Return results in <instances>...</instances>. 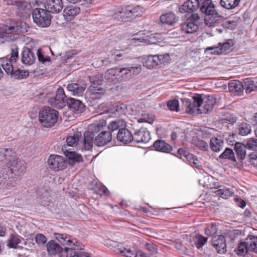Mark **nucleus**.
I'll list each match as a JSON object with an SVG mask.
<instances>
[{"label": "nucleus", "instance_id": "nucleus-46", "mask_svg": "<svg viewBox=\"0 0 257 257\" xmlns=\"http://www.w3.org/2000/svg\"><path fill=\"white\" fill-rule=\"evenodd\" d=\"M195 244L197 248L202 247L207 242V238L201 235H196L194 239Z\"/></svg>", "mask_w": 257, "mask_h": 257}, {"label": "nucleus", "instance_id": "nucleus-49", "mask_svg": "<svg viewBox=\"0 0 257 257\" xmlns=\"http://www.w3.org/2000/svg\"><path fill=\"white\" fill-rule=\"evenodd\" d=\"M28 75V72L26 71L17 69L12 73V77L14 79H22Z\"/></svg>", "mask_w": 257, "mask_h": 257}, {"label": "nucleus", "instance_id": "nucleus-36", "mask_svg": "<svg viewBox=\"0 0 257 257\" xmlns=\"http://www.w3.org/2000/svg\"><path fill=\"white\" fill-rule=\"evenodd\" d=\"M210 146L212 151L219 152L223 148V142L221 139L213 138L210 141Z\"/></svg>", "mask_w": 257, "mask_h": 257}, {"label": "nucleus", "instance_id": "nucleus-33", "mask_svg": "<svg viewBox=\"0 0 257 257\" xmlns=\"http://www.w3.org/2000/svg\"><path fill=\"white\" fill-rule=\"evenodd\" d=\"M160 20L162 23L170 26L177 22L175 14L171 12L161 15Z\"/></svg>", "mask_w": 257, "mask_h": 257}, {"label": "nucleus", "instance_id": "nucleus-44", "mask_svg": "<svg viewBox=\"0 0 257 257\" xmlns=\"http://www.w3.org/2000/svg\"><path fill=\"white\" fill-rule=\"evenodd\" d=\"M238 129L239 134L243 136L248 135L251 131L250 124L245 122L240 124Z\"/></svg>", "mask_w": 257, "mask_h": 257}, {"label": "nucleus", "instance_id": "nucleus-57", "mask_svg": "<svg viewBox=\"0 0 257 257\" xmlns=\"http://www.w3.org/2000/svg\"><path fill=\"white\" fill-rule=\"evenodd\" d=\"M35 240L39 245H43L47 241L46 237L42 234H37L35 236Z\"/></svg>", "mask_w": 257, "mask_h": 257}, {"label": "nucleus", "instance_id": "nucleus-51", "mask_svg": "<svg viewBox=\"0 0 257 257\" xmlns=\"http://www.w3.org/2000/svg\"><path fill=\"white\" fill-rule=\"evenodd\" d=\"M167 106L169 109L172 111H179V103L178 100L173 99L169 100L167 102Z\"/></svg>", "mask_w": 257, "mask_h": 257}, {"label": "nucleus", "instance_id": "nucleus-50", "mask_svg": "<svg viewBox=\"0 0 257 257\" xmlns=\"http://www.w3.org/2000/svg\"><path fill=\"white\" fill-rule=\"evenodd\" d=\"M247 251H249L248 250V246H247L246 241L245 242H241L238 245L237 250V254L240 255H243Z\"/></svg>", "mask_w": 257, "mask_h": 257}, {"label": "nucleus", "instance_id": "nucleus-27", "mask_svg": "<svg viewBox=\"0 0 257 257\" xmlns=\"http://www.w3.org/2000/svg\"><path fill=\"white\" fill-rule=\"evenodd\" d=\"M141 66L137 67H131L130 68H123L122 75H121V80H126L131 77L132 75H137L141 71Z\"/></svg>", "mask_w": 257, "mask_h": 257}, {"label": "nucleus", "instance_id": "nucleus-20", "mask_svg": "<svg viewBox=\"0 0 257 257\" xmlns=\"http://www.w3.org/2000/svg\"><path fill=\"white\" fill-rule=\"evenodd\" d=\"M62 0H47L45 8L49 13H58L63 9Z\"/></svg>", "mask_w": 257, "mask_h": 257}, {"label": "nucleus", "instance_id": "nucleus-4", "mask_svg": "<svg viewBox=\"0 0 257 257\" xmlns=\"http://www.w3.org/2000/svg\"><path fill=\"white\" fill-rule=\"evenodd\" d=\"M32 15L34 22L38 26L45 28L50 25L51 15L46 9H35Z\"/></svg>", "mask_w": 257, "mask_h": 257}, {"label": "nucleus", "instance_id": "nucleus-14", "mask_svg": "<svg viewBox=\"0 0 257 257\" xmlns=\"http://www.w3.org/2000/svg\"><path fill=\"white\" fill-rule=\"evenodd\" d=\"M112 140V134L109 131H103L93 139V143L98 147L106 145Z\"/></svg>", "mask_w": 257, "mask_h": 257}, {"label": "nucleus", "instance_id": "nucleus-40", "mask_svg": "<svg viewBox=\"0 0 257 257\" xmlns=\"http://www.w3.org/2000/svg\"><path fill=\"white\" fill-rule=\"evenodd\" d=\"M240 0H220L221 6L228 10H232L236 7Z\"/></svg>", "mask_w": 257, "mask_h": 257}, {"label": "nucleus", "instance_id": "nucleus-15", "mask_svg": "<svg viewBox=\"0 0 257 257\" xmlns=\"http://www.w3.org/2000/svg\"><path fill=\"white\" fill-rule=\"evenodd\" d=\"M122 71V68L116 67L109 69L106 72L105 77L108 81L114 83H116L118 81L117 77H119L120 81H125V80H121Z\"/></svg>", "mask_w": 257, "mask_h": 257}, {"label": "nucleus", "instance_id": "nucleus-6", "mask_svg": "<svg viewBox=\"0 0 257 257\" xmlns=\"http://www.w3.org/2000/svg\"><path fill=\"white\" fill-rule=\"evenodd\" d=\"M181 101L183 105L186 107V110L188 113H200L201 110V99L200 95L197 94L192 97L190 99L187 98H181Z\"/></svg>", "mask_w": 257, "mask_h": 257}, {"label": "nucleus", "instance_id": "nucleus-1", "mask_svg": "<svg viewBox=\"0 0 257 257\" xmlns=\"http://www.w3.org/2000/svg\"><path fill=\"white\" fill-rule=\"evenodd\" d=\"M200 10L205 14V23L208 27L214 26L221 18L211 0H200Z\"/></svg>", "mask_w": 257, "mask_h": 257}, {"label": "nucleus", "instance_id": "nucleus-10", "mask_svg": "<svg viewBox=\"0 0 257 257\" xmlns=\"http://www.w3.org/2000/svg\"><path fill=\"white\" fill-rule=\"evenodd\" d=\"M17 184L16 180H13L11 178V175L8 174L6 168L0 170V189L9 190Z\"/></svg>", "mask_w": 257, "mask_h": 257}, {"label": "nucleus", "instance_id": "nucleus-39", "mask_svg": "<svg viewBox=\"0 0 257 257\" xmlns=\"http://www.w3.org/2000/svg\"><path fill=\"white\" fill-rule=\"evenodd\" d=\"M221 159H227L234 162H236L234 153L233 150L230 148H226L224 151L219 156Z\"/></svg>", "mask_w": 257, "mask_h": 257}, {"label": "nucleus", "instance_id": "nucleus-37", "mask_svg": "<svg viewBox=\"0 0 257 257\" xmlns=\"http://www.w3.org/2000/svg\"><path fill=\"white\" fill-rule=\"evenodd\" d=\"M47 247L49 253L52 254L60 252L62 250V248L61 246L53 240L50 241L48 243Z\"/></svg>", "mask_w": 257, "mask_h": 257}, {"label": "nucleus", "instance_id": "nucleus-47", "mask_svg": "<svg viewBox=\"0 0 257 257\" xmlns=\"http://www.w3.org/2000/svg\"><path fill=\"white\" fill-rule=\"evenodd\" d=\"M21 241V239L19 236L13 234H11L8 246L10 248H16L17 245Z\"/></svg>", "mask_w": 257, "mask_h": 257}, {"label": "nucleus", "instance_id": "nucleus-26", "mask_svg": "<svg viewBox=\"0 0 257 257\" xmlns=\"http://www.w3.org/2000/svg\"><path fill=\"white\" fill-rule=\"evenodd\" d=\"M125 9L131 21L133 20L137 17H141L144 11L143 8L140 6L134 7L128 6Z\"/></svg>", "mask_w": 257, "mask_h": 257}, {"label": "nucleus", "instance_id": "nucleus-29", "mask_svg": "<svg viewBox=\"0 0 257 257\" xmlns=\"http://www.w3.org/2000/svg\"><path fill=\"white\" fill-rule=\"evenodd\" d=\"M80 8L77 6H70L65 8L63 11V15L67 20H72L75 16L79 14Z\"/></svg>", "mask_w": 257, "mask_h": 257}, {"label": "nucleus", "instance_id": "nucleus-35", "mask_svg": "<svg viewBox=\"0 0 257 257\" xmlns=\"http://www.w3.org/2000/svg\"><path fill=\"white\" fill-rule=\"evenodd\" d=\"M246 149L243 144L240 143H236L234 146V150L235 151L237 157L240 160H243L246 155Z\"/></svg>", "mask_w": 257, "mask_h": 257}, {"label": "nucleus", "instance_id": "nucleus-58", "mask_svg": "<svg viewBox=\"0 0 257 257\" xmlns=\"http://www.w3.org/2000/svg\"><path fill=\"white\" fill-rule=\"evenodd\" d=\"M1 153L6 157H12L14 152L10 148H3L1 149Z\"/></svg>", "mask_w": 257, "mask_h": 257}, {"label": "nucleus", "instance_id": "nucleus-55", "mask_svg": "<svg viewBox=\"0 0 257 257\" xmlns=\"http://www.w3.org/2000/svg\"><path fill=\"white\" fill-rule=\"evenodd\" d=\"M158 59H159V65L168 63L170 60V55L166 53L163 55H157Z\"/></svg>", "mask_w": 257, "mask_h": 257}, {"label": "nucleus", "instance_id": "nucleus-59", "mask_svg": "<svg viewBox=\"0 0 257 257\" xmlns=\"http://www.w3.org/2000/svg\"><path fill=\"white\" fill-rule=\"evenodd\" d=\"M250 164L254 166H257V152H253L249 155Z\"/></svg>", "mask_w": 257, "mask_h": 257}, {"label": "nucleus", "instance_id": "nucleus-31", "mask_svg": "<svg viewBox=\"0 0 257 257\" xmlns=\"http://www.w3.org/2000/svg\"><path fill=\"white\" fill-rule=\"evenodd\" d=\"M155 149L163 153H169L172 150V147L165 141L158 140L154 143Z\"/></svg>", "mask_w": 257, "mask_h": 257}, {"label": "nucleus", "instance_id": "nucleus-19", "mask_svg": "<svg viewBox=\"0 0 257 257\" xmlns=\"http://www.w3.org/2000/svg\"><path fill=\"white\" fill-rule=\"evenodd\" d=\"M200 6V0H188L180 8L181 13H190L197 10Z\"/></svg>", "mask_w": 257, "mask_h": 257}, {"label": "nucleus", "instance_id": "nucleus-42", "mask_svg": "<svg viewBox=\"0 0 257 257\" xmlns=\"http://www.w3.org/2000/svg\"><path fill=\"white\" fill-rule=\"evenodd\" d=\"M66 156L70 161L79 163L83 161L82 156L78 153L72 151H67Z\"/></svg>", "mask_w": 257, "mask_h": 257}, {"label": "nucleus", "instance_id": "nucleus-23", "mask_svg": "<svg viewBox=\"0 0 257 257\" xmlns=\"http://www.w3.org/2000/svg\"><path fill=\"white\" fill-rule=\"evenodd\" d=\"M117 139L124 144H128L133 141V135L128 130L121 128L119 130Z\"/></svg>", "mask_w": 257, "mask_h": 257}, {"label": "nucleus", "instance_id": "nucleus-3", "mask_svg": "<svg viewBox=\"0 0 257 257\" xmlns=\"http://www.w3.org/2000/svg\"><path fill=\"white\" fill-rule=\"evenodd\" d=\"M58 111L50 107H44L39 114L40 123L46 127L54 125L58 119Z\"/></svg>", "mask_w": 257, "mask_h": 257}, {"label": "nucleus", "instance_id": "nucleus-9", "mask_svg": "<svg viewBox=\"0 0 257 257\" xmlns=\"http://www.w3.org/2000/svg\"><path fill=\"white\" fill-rule=\"evenodd\" d=\"M48 163L50 168L56 172L63 170L67 166V162L64 158L61 156L57 155H50L48 159Z\"/></svg>", "mask_w": 257, "mask_h": 257}, {"label": "nucleus", "instance_id": "nucleus-2", "mask_svg": "<svg viewBox=\"0 0 257 257\" xmlns=\"http://www.w3.org/2000/svg\"><path fill=\"white\" fill-rule=\"evenodd\" d=\"M106 126L105 119H100L88 126L89 131L84 135L83 145L85 150H90L92 148L94 133H97Z\"/></svg>", "mask_w": 257, "mask_h": 257}, {"label": "nucleus", "instance_id": "nucleus-22", "mask_svg": "<svg viewBox=\"0 0 257 257\" xmlns=\"http://www.w3.org/2000/svg\"><path fill=\"white\" fill-rule=\"evenodd\" d=\"M66 143L67 145L70 147H76L79 146L80 144L81 146H79L78 148L84 149L83 145V139L82 140L81 133L79 132H77L73 136H68L66 139Z\"/></svg>", "mask_w": 257, "mask_h": 257}, {"label": "nucleus", "instance_id": "nucleus-41", "mask_svg": "<svg viewBox=\"0 0 257 257\" xmlns=\"http://www.w3.org/2000/svg\"><path fill=\"white\" fill-rule=\"evenodd\" d=\"M126 125L125 122L123 120H116L114 121H112L111 122H110L108 126V128L109 131L111 132H113L115 130H117V129L121 128Z\"/></svg>", "mask_w": 257, "mask_h": 257}, {"label": "nucleus", "instance_id": "nucleus-11", "mask_svg": "<svg viewBox=\"0 0 257 257\" xmlns=\"http://www.w3.org/2000/svg\"><path fill=\"white\" fill-rule=\"evenodd\" d=\"M66 97L64 89L62 87H59L57 90L55 96L50 98L49 102L54 107L62 108L67 104Z\"/></svg>", "mask_w": 257, "mask_h": 257}, {"label": "nucleus", "instance_id": "nucleus-13", "mask_svg": "<svg viewBox=\"0 0 257 257\" xmlns=\"http://www.w3.org/2000/svg\"><path fill=\"white\" fill-rule=\"evenodd\" d=\"M199 17L197 14L191 15L190 21L182 25V31L187 34H192L197 32L198 30V26L195 22L199 20Z\"/></svg>", "mask_w": 257, "mask_h": 257}, {"label": "nucleus", "instance_id": "nucleus-32", "mask_svg": "<svg viewBox=\"0 0 257 257\" xmlns=\"http://www.w3.org/2000/svg\"><path fill=\"white\" fill-rule=\"evenodd\" d=\"M243 89L247 93L257 90V81H254L250 78H246L243 80Z\"/></svg>", "mask_w": 257, "mask_h": 257}, {"label": "nucleus", "instance_id": "nucleus-8", "mask_svg": "<svg viewBox=\"0 0 257 257\" xmlns=\"http://www.w3.org/2000/svg\"><path fill=\"white\" fill-rule=\"evenodd\" d=\"M218 45V46L207 47L205 49V52L208 53L209 51H211L210 54L215 55L227 53L231 50V47L233 45V43L231 40H227L224 43H219Z\"/></svg>", "mask_w": 257, "mask_h": 257}, {"label": "nucleus", "instance_id": "nucleus-16", "mask_svg": "<svg viewBox=\"0 0 257 257\" xmlns=\"http://www.w3.org/2000/svg\"><path fill=\"white\" fill-rule=\"evenodd\" d=\"M84 83H71L67 85V89L74 96H82L86 89Z\"/></svg>", "mask_w": 257, "mask_h": 257}, {"label": "nucleus", "instance_id": "nucleus-43", "mask_svg": "<svg viewBox=\"0 0 257 257\" xmlns=\"http://www.w3.org/2000/svg\"><path fill=\"white\" fill-rule=\"evenodd\" d=\"M54 237L62 244H67L70 246L72 243V241L65 234L55 233H54Z\"/></svg>", "mask_w": 257, "mask_h": 257}, {"label": "nucleus", "instance_id": "nucleus-21", "mask_svg": "<svg viewBox=\"0 0 257 257\" xmlns=\"http://www.w3.org/2000/svg\"><path fill=\"white\" fill-rule=\"evenodd\" d=\"M31 8V4H29L25 1H18L16 4L15 9L17 11V14L20 17H27L30 14V11Z\"/></svg>", "mask_w": 257, "mask_h": 257}, {"label": "nucleus", "instance_id": "nucleus-25", "mask_svg": "<svg viewBox=\"0 0 257 257\" xmlns=\"http://www.w3.org/2000/svg\"><path fill=\"white\" fill-rule=\"evenodd\" d=\"M104 90L98 86L92 85L89 87L86 94L92 99H100L104 94Z\"/></svg>", "mask_w": 257, "mask_h": 257}, {"label": "nucleus", "instance_id": "nucleus-48", "mask_svg": "<svg viewBox=\"0 0 257 257\" xmlns=\"http://www.w3.org/2000/svg\"><path fill=\"white\" fill-rule=\"evenodd\" d=\"M243 144L246 149L251 150H257V139H248L245 141V144Z\"/></svg>", "mask_w": 257, "mask_h": 257}, {"label": "nucleus", "instance_id": "nucleus-18", "mask_svg": "<svg viewBox=\"0 0 257 257\" xmlns=\"http://www.w3.org/2000/svg\"><path fill=\"white\" fill-rule=\"evenodd\" d=\"M150 139V133L145 128H141L133 135V141L138 143H147Z\"/></svg>", "mask_w": 257, "mask_h": 257}, {"label": "nucleus", "instance_id": "nucleus-28", "mask_svg": "<svg viewBox=\"0 0 257 257\" xmlns=\"http://www.w3.org/2000/svg\"><path fill=\"white\" fill-rule=\"evenodd\" d=\"M22 55V61L26 65L33 64L36 60L35 54L29 48L24 49Z\"/></svg>", "mask_w": 257, "mask_h": 257}, {"label": "nucleus", "instance_id": "nucleus-30", "mask_svg": "<svg viewBox=\"0 0 257 257\" xmlns=\"http://www.w3.org/2000/svg\"><path fill=\"white\" fill-rule=\"evenodd\" d=\"M243 82L242 83L236 80L231 81L228 85L229 91L230 92L239 94L243 90Z\"/></svg>", "mask_w": 257, "mask_h": 257}, {"label": "nucleus", "instance_id": "nucleus-38", "mask_svg": "<svg viewBox=\"0 0 257 257\" xmlns=\"http://www.w3.org/2000/svg\"><path fill=\"white\" fill-rule=\"evenodd\" d=\"M246 242L249 251L257 252V236H248L246 238Z\"/></svg>", "mask_w": 257, "mask_h": 257}, {"label": "nucleus", "instance_id": "nucleus-34", "mask_svg": "<svg viewBox=\"0 0 257 257\" xmlns=\"http://www.w3.org/2000/svg\"><path fill=\"white\" fill-rule=\"evenodd\" d=\"M159 59L157 55H151L148 56L145 60L144 65L149 69H153L156 68L159 65Z\"/></svg>", "mask_w": 257, "mask_h": 257}, {"label": "nucleus", "instance_id": "nucleus-54", "mask_svg": "<svg viewBox=\"0 0 257 257\" xmlns=\"http://www.w3.org/2000/svg\"><path fill=\"white\" fill-rule=\"evenodd\" d=\"M119 13L120 14L119 19L121 22H126L131 21L129 16H127V13L125 9L121 8Z\"/></svg>", "mask_w": 257, "mask_h": 257}, {"label": "nucleus", "instance_id": "nucleus-56", "mask_svg": "<svg viewBox=\"0 0 257 257\" xmlns=\"http://www.w3.org/2000/svg\"><path fill=\"white\" fill-rule=\"evenodd\" d=\"M217 195L222 198H227L230 196V192L227 190L219 189L215 192Z\"/></svg>", "mask_w": 257, "mask_h": 257}, {"label": "nucleus", "instance_id": "nucleus-60", "mask_svg": "<svg viewBox=\"0 0 257 257\" xmlns=\"http://www.w3.org/2000/svg\"><path fill=\"white\" fill-rule=\"evenodd\" d=\"M37 54L38 59L40 62L44 63L45 62L50 61V59L48 57H44V56L42 53L40 49H38L37 50Z\"/></svg>", "mask_w": 257, "mask_h": 257}, {"label": "nucleus", "instance_id": "nucleus-62", "mask_svg": "<svg viewBox=\"0 0 257 257\" xmlns=\"http://www.w3.org/2000/svg\"><path fill=\"white\" fill-rule=\"evenodd\" d=\"M18 57V52L17 50H15L14 49H12V55L10 59V61L12 62H15L16 61Z\"/></svg>", "mask_w": 257, "mask_h": 257}, {"label": "nucleus", "instance_id": "nucleus-12", "mask_svg": "<svg viewBox=\"0 0 257 257\" xmlns=\"http://www.w3.org/2000/svg\"><path fill=\"white\" fill-rule=\"evenodd\" d=\"M201 99V114L206 113L209 111L212 110L213 106L216 102V97L212 95H204L203 96L200 95Z\"/></svg>", "mask_w": 257, "mask_h": 257}, {"label": "nucleus", "instance_id": "nucleus-24", "mask_svg": "<svg viewBox=\"0 0 257 257\" xmlns=\"http://www.w3.org/2000/svg\"><path fill=\"white\" fill-rule=\"evenodd\" d=\"M67 104L70 109L77 112H81L84 110L85 105L79 100L68 98L67 99Z\"/></svg>", "mask_w": 257, "mask_h": 257}, {"label": "nucleus", "instance_id": "nucleus-7", "mask_svg": "<svg viewBox=\"0 0 257 257\" xmlns=\"http://www.w3.org/2000/svg\"><path fill=\"white\" fill-rule=\"evenodd\" d=\"M21 32V27L18 25L0 27V44L4 43L5 41L14 40L15 39L14 33H18Z\"/></svg>", "mask_w": 257, "mask_h": 257}, {"label": "nucleus", "instance_id": "nucleus-45", "mask_svg": "<svg viewBox=\"0 0 257 257\" xmlns=\"http://www.w3.org/2000/svg\"><path fill=\"white\" fill-rule=\"evenodd\" d=\"M13 63L8 59H4L2 64V66L7 74L12 75V73L14 71Z\"/></svg>", "mask_w": 257, "mask_h": 257}, {"label": "nucleus", "instance_id": "nucleus-52", "mask_svg": "<svg viewBox=\"0 0 257 257\" xmlns=\"http://www.w3.org/2000/svg\"><path fill=\"white\" fill-rule=\"evenodd\" d=\"M218 231V228L215 224L212 223L208 226L205 229V234L208 236H213L215 235Z\"/></svg>", "mask_w": 257, "mask_h": 257}, {"label": "nucleus", "instance_id": "nucleus-5", "mask_svg": "<svg viewBox=\"0 0 257 257\" xmlns=\"http://www.w3.org/2000/svg\"><path fill=\"white\" fill-rule=\"evenodd\" d=\"M6 169L10 172L11 178L13 180L20 179L25 172V167L24 164L18 160L10 161L7 164Z\"/></svg>", "mask_w": 257, "mask_h": 257}, {"label": "nucleus", "instance_id": "nucleus-17", "mask_svg": "<svg viewBox=\"0 0 257 257\" xmlns=\"http://www.w3.org/2000/svg\"><path fill=\"white\" fill-rule=\"evenodd\" d=\"M212 244L219 253H224L226 251V241L222 235L215 236L212 239Z\"/></svg>", "mask_w": 257, "mask_h": 257}, {"label": "nucleus", "instance_id": "nucleus-53", "mask_svg": "<svg viewBox=\"0 0 257 257\" xmlns=\"http://www.w3.org/2000/svg\"><path fill=\"white\" fill-rule=\"evenodd\" d=\"M127 109L126 105L123 103H120L115 106V110L119 114L125 113Z\"/></svg>", "mask_w": 257, "mask_h": 257}, {"label": "nucleus", "instance_id": "nucleus-63", "mask_svg": "<svg viewBox=\"0 0 257 257\" xmlns=\"http://www.w3.org/2000/svg\"><path fill=\"white\" fill-rule=\"evenodd\" d=\"M197 146L200 149L203 150H207L208 148V145L207 143L203 140H199L197 143Z\"/></svg>", "mask_w": 257, "mask_h": 257}, {"label": "nucleus", "instance_id": "nucleus-61", "mask_svg": "<svg viewBox=\"0 0 257 257\" xmlns=\"http://www.w3.org/2000/svg\"><path fill=\"white\" fill-rule=\"evenodd\" d=\"M148 249L152 252V254L157 253V245L153 243H148L147 244Z\"/></svg>", "mask_w": 257, "mask_h": 257}, {"label": "nucleus", "instance_id": "nucleus-64", "mask_svg": "<svg viewBox=\"0 0 257 257\" xmlns=\"http://www.w3.org/2000/svg\"><path fill=\"white\" fill-rule=\"evenodd\" d=\"M123 54L119 51H116L113 54H112L113 58L115 61L119 60V58L122 56Z\"/></svg>", "mask_w": 257, "mask_h": 257}]
</instances>
